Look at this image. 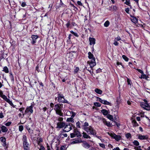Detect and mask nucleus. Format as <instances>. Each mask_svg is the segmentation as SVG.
<instances>
[{
    "instance_id": "nucleus-1",
    "label": "nucleus",
    "mask_w": 150,
    "mask_h": 150,
    "mask_svg": "<svg viewBox=\"0 0 150 150\" xmlns=\"http://www.w3.org/2000/svg\"><path fill=\"white\" fill-rule=\"evenodd\" d=\"M88 58L91 60L90 61H88L87 63L89 65L90 67L92 68L96 65L95 58L91 52H88Z\"/></svg>"
},
{
    "instance_id": "nucleus-2",
    "label": "nucleus",
    "mask_w": 150,
    "mask_h": 150,
    "mask_svg": "<svg viewBox=\"0 0 150 150\" xmlns=\"http://www.w3.org/2000/svg\"><path fill=\"white\" fill-rule=\"evenodd\" d=\"M63 108V104H59L56 105L54 106V110L55 111L57 114L60 116H63V113L62 110Z\"/></svg>"
},
{
    "instance_id": "nucleus-3",
    "label": "nucleus",
    "mask_w": 150,
    "mask_h": 150,
    "mask_svg": "<svg viewBox=\"0 0 150 150\" xmlns=\"http://www.w3.org/2000/svg\"><path fill=\"white\" fill-rule=\"evenodd\" d=\"M83 129L89 134L95 135L96 134V130L91 126L88 127H85L83 128Z\"/></svg>"
},
{
    "instance_id": "nucleus-4",
    "label": "nucleus",
    "mask_w": 150,
    "mask_h": 150,
    "mask_svg": "<svg viewBox=\"0 0 150 150\" xmlns=\"http://www.w3.org/2000/svg\"><path fill=\"white\" fill-rule=\"evenodd\" d=\"M140 106L144 109L147 110H150V106L149 105L146 103H140Z\"/></svg>"
},
{
    "instance_id": "nucleus-5",
    "label": "nucleus",
    "mask_w": 150,
    "mask_h": 150,
    "mask_svg": "<svg viewBox=\"0 0 150 150\" xmlns=\"http://www.w3.org/2000/svg\"><path fill=\"white\" fill-rule=\"evenodd\" d=\"M108 134L113 138L115 139L117 141L120 140L121 137L120 135H117L115 133H108Z\"/></svg>"
},
{
    "instance_id": "nucleus-6",
    "label": "nucleus",
    "mask_w": 150,
    "mask_h": 150,
    "mask_svg": "<svg viewBox=\"0 0 150 150\" xmlns=\"http://www.w3.org/2000/svg\"><path fill=\"white\" fill-rule=\"evenodd\" d=\"M33 107L32 106H30L28 107L25 110V112L23 114V117H22L24 116L25 115L27 114L29 112H30V114H32L33 113Z\"/></svg>"
},
{
    "instance_id": "nucleus-7",
    "label": "nucleus",
    "mask_w": 150,
    "mask_h": 150,
    "mask_svg": "<svg viewBox=\"0 0 150 150\" xmlns=\"http://www.w3.org/2000/svg\"><path fill=\"white\" fill-rule=\"evenodd\" d=\"M72 124L71 123L69 124L68 125H66L64 127V130L65 132H68L72 129L71 125Z\"/></svg>"
},
{
    "instance_id": "nucleus-8",
    "label": "nucleus",
    "mask_w": 150,
    "mask_h": 150,
    "mask_svg": "<svg viewBox=\"0 0 150 150\" xmlns=\"http://www.w3.org/2000/svg\"><path fill=\"white\" fill-rule=\"evenodd\" d=\"M97 100L98 101H100V102H101L102 103L104 104L105 105H111V103L110 102H109L108 101H107L105 100H103L101 99V98H97Z\"/></svg>"
},
{
    "instance_id": "nucleus-9",
    "label": "nucleus",
    "mask_w": 150,
    "mask_h": 150,
    "mask_svg": "<svg viewBox=\"0 0 150 150\" xmlns=\"http://www.w3.org/2000/svg\"><path fill=\"white\" fill-rule=\"evenodd\" d=\"M58 101L59 102L67 103L68 101L65 100L64 97L62 96H60L58 97Z\"/></svg>"
},
{
    "instance_id": "nucleus-10",
    "label": "nucleus",
    "mask_w": 150,
    "mask_h": 150,
    "mask_svg": "<svg viewBox=\"0 0 150 150\" xmlns=\"http://www.w3.org/2000/svg\"><path fill=\"white\" fill-rule=\"evenodd\" d=\"M0 140L1 142L3 143V146L4 147H6V148H7L8 147V145H7L6 143V139L5 137H1L0 138Z\"/></svg>"
},
{
    "instance_id": "nucleus-11",
    "label": "nucleus",
    "mask_w": 150,
    "mask_h": 150,
    "mask_svg": "<svg viewBox=\"0 0 150 150\" xmlns=\"http://www.w3.org/2000/svg\"><path fill=\"white\" fill-rule=\"evenodd\" d=\"M65 125L64 122H59L57 124V128H61L64 127Z\"/></svg>"
},
{
    "instance_id": "nucleus-12",
    "label": "nucleus",
    "mask_w": 150,
    "mask_h": 150,
    "mask_svg": "<svg viewBox=\"0 0 150 150\" xmlns=\"http://www.w3.org/2000/svg\"><path fill=\"white\" fill-rule=\"evenodd\" d=\"M89 40L90 42V45H95L96 43V40L95 38H89Z\"/></svg>"
},
{
    "instance_id": "nucleus-13",
    "label": "nucleus",
    "mask_w": 150,
    "mask_h": 150,
    "mask_svg": "<svg viewBox=\"0 0 150 150\" xmlns=\"http://www.w3.org/2000/svg\"><path fill=\"white\" fill-rule=\"evenodd\" d=\"M76 53L74 51L71 52L69 54V57L71 58V59H72L74 57H76Z\"/></svg>"
},
{
    "instance_id": "nucleus-14",
    "label": "nucleus",
    "mask_w": 150,
    "mask_h": 150,
    "mask_svg": "<svg viewBox=\"0 0 150 150\" xmlns=\"http://www.w3.org/2000/svg\"><path fill=\"white\" fill-rule=\"evenodd\" d=\"M102 121L103 123L108 127H112V124L109 122H107L105 119L103 118Z\"/></svg>"
},
{
    "instance_id": "nucleus-15",
    "label": "nucleus",
    "mask_w": 150,
    "mask_h": 150,
    "mask_svg": "<svg viewBox=\"0 0 150 150\" xmlns=\"http://www.w3.org/2000/svg\"><path fill=\"white\" fill-rule=\"evenodd\" d=\"M148 138L147 135H142L141 134L139 135L138 138L140 140L147 139Z\"/></svg>"
},
{
    "instance_id": "nucleus-16",
    "label": "nucleus",
    "mask_w": 150,
    "mask_h": 150,
    "mask_svg": "<svg viewBox=\"0 0 150 150\" xmlns=\"http://www.w3.org/2000/svg\"><path fill=\"white\" fill-rule=\"evenodd\" d=\"M38 38V35H32L31 38L32 39V43L34 44L36 42V40Z\"/></svg>"
},
{
    "instance_id": "nucleus-17",
    "label": "nucleus",
    "mask_w": 150,
    "mask_h": 150,
    "mask_svg": "<svg viewBox=\"0 0 150 150\" xmlns=\"http://www.w3.org/2000/svg\"><path fill=\"white\" fill-rule=\"evenodd\" d=\"M108 9L110 11H116L117 10V7L115 6H112L109 7Z\"/></svg>"
},
{
    "instance_id": "nucleus-18",
    "label": "nucleus",
    "mask_w": 150,
    "mask_h": 150,
    "mask_svg": "<svg viewBox=\"0 0 150 150\" xmlns=\"http://www.w3.org/2000/svg\"><path fill=\"white\" fill-rule=\"evenodd\" d=\"M74 133L75 135L78 137H80L81 136V134L80 132L76 129H75L74 130Z\"/></svg>"
},
{
    "instance_id": "nucleus-19",
    "label": "nucleus",
    "mask_w": 150,
    "mask_h": 150,
    "mask_svg": "<svg viewBox=\"0 0 150 150\" xmlns=\"http://www.w3.org/2000/svg\"><path fill=\"white\" fill-rule=\"evenodd\" d=\"M131 21L134 23H137L138 22V19L137 18L134 16H132L131 19Z\"/></svg>"
},
{
    "instance_id": "nucleus-20",
    "label": "nucleus",
    "mask_w": 150,
    "mask_h": 150,
    "mask_svg": "<svg viewBox=\"0 0 150 150\" xmlns=\"http://www.w3.org/2000/svg\"><path fill=\"white\" fill-rule=\"evenodd\" d=\"M1 128L2 132H6L8 130L7 128L4 126H2Z\"/></svg>"
},
{
    "instance_id": "nucleus-21",
    "label": "nucleus",
    "mask_w": 150,
    "mask_h": 150,
    "mask_svg": "<svg viewBox=\"0 0 150 150\" xmlns=\"http://www.w3.org/2000/svg\"><path fill=\"white\" fill-rule=\"evenodd\" d=\"M27 137L25 135H24L23 137V144L28 143L27 141Z\"/></svg>"
},
{
    "instance_id": "nucleus-22",
    "label": "nucleus",
    "mask_w": 150,
    "mask_h": 150,
    "mask_svg": "<svg viewBox=\"0 0 150 150\" xmlns=\"http://www.w3.org/2000/svg\"><path fill=\"white\" fill-rule=\"evenodd\" d=\"M83 137L85 138L86 139H90L91 137L90 136H89L88 134H87L86 133L83 132Z\"/></svg>"
},
{
    "instance_id": "nucleus-23",
    "label": "nucleus",
    "mask_w": 150,
    "mask_h": 150,
    "mask_svg": "<svg viewBox=\"0 0 150 150\" xmlns=\"http://www.w3.org/2000/svg\"><path fill=\"white\" fill-rule=\"evenodd\" d=\"M101 112L104 115H107L108 113V111L105 109L102 110Z\"/></svg>"
},
{
    "instance_id": "nucleus-24",
    "label": "nucleus",
    "mask_w": 150,
    "mask_h": 150,
    "mask_svg": "<svg viewBox=\"0 0 150 150\" xmlns=\"http://www.w3.org/2000/svg\"><path fill=\"white\" fill-rule=\"evenodd\" d=\"M24 149L25 150H28L29 148V144L28 143L23 145Z\"/></svg>"
},
{
    "instance_id": "nucleus-25",
    "label": "nucleus",
    "mask_w": 150,
    "mask_h": 150,
    "mask_svg": "<svg viewBox=\"0 0 150 150\" xmlns=\"http://www.w3.org/2000/svg\"><path fill=\"white\" fill-rule=\"evenodd\" d=\"M0 96L2 97L6 101H7L9 99H8L7 97L4 94H0Z\"/></svg>"
},
{
    "instance_id": "nucleus-26",
    "label": "nucleus",
    "mask_w": 150,
    "mask_h": 150,
    "mask_svg": "<svg viewBox=\"0 0 150 150\" xmlns=\"http://www.w3.org/2000/svg\"><path fill=\"white\" fill-rule=\"evenodd\" d=\"M107 117L110 120L113 121L114 119L113 118V116L112 115L110 114H108L107 115Z\"/></svg>"
},
{
    "instance_id": "nucleus-27",
    "label": "nucleus",
    "mask_w": 150,
    "mask_h": 150,
    "mask_svg": "<svg viewBox=\"0 0 150 150\" xmlns=\"http://www.w3.org/2000/svg\"><path fill=\"white\" fill-rule=\"evenodd\" d=\"M95 91L98 94H101L102 93V91L101 90L98 88H96Z\"/></svg>"
},
{
    "instance_id": "nucleus-28",
    "label": "nucleus",
    "mask_w": 150,
    "mask_h": 150,
    "mask_svg": "<svg viewBox=\"0 0 150 150\" xmlns=\"http://www.w3.org/2000/svg\"><path fill=\"white\" fill-rule=\"evenodd\" d=\"M110 24V22L109 21H107L104 23V26L106 27H108Z\"/></svg>"
},
{
    "instance_id": "nucleus-29",
    "label": "nucleus",
    "mask_w": 150,
    "mask_h": 150,
    "mask_svg": "<svg viewBox=\"0 0 150 150\" xmlns=\"http://www.w3.org/2000/svg\"><path fill=\"white\" fill-rule=\"evenodd\" d=\"M83 146L85 148H88L90 147V145L87 143H85L83 144Z\"/></svg>"
},
{
    "instance_id": "nucleus-30",
    "label": "nucleus",
    "mask_w": 150,
    "mask_h": 150,
    "mask_svg": "<svg viewBox=\"0 0 150 150\" xmlns=\"http://www.w3.org/2000/svg\"><path fill=\"white\" fill-rule=\"evenodd\" d=\"M3 71L5 72L6 73H8L9 71L8 69L6 66L4 67Z\"/></svg>"
},
{
    "instance_id": "nucleus-31",
    "label": "nucleus",
    "mask_w": 150,
    "mask_h": 150,
    "mask_svg": "<svg viewBox=\"0 0 150 150\" xmlns=\"http://www.w3.org/2000/svg\"><path fill=\"white\" fill-rule=\"evenodd\" d=\"M7 103H8L13 108L15 107V106L13 104L12 102L8 99L7 101Z\"/></svg>"
},
{
    "instance_id": "nucleus-32",
    "label": "nucleus",
    "mask_w": 150,
    "mask_h": 150,
    "mask_svg": "<svg viewBox=\"0 0 150 150\" xmlns=\"http://www.w3.org/2000/svg\"><path fill=\"white\" fill-rule=\"evenodd\" d=\"M133 143L134 145L136 146H138L139 145V143L138 142L137 140H134L133 142Z\"/></svg>"
},
{
    "instance_id": "nucleus-33",
    "label": "nucleus",
    "mask_w": 150,
    "mask_h": 150,
    "mask_svg": "<svg viewBox=\"0 0 150 150\" xmlns=\"http://www.w3.org/2000/svg\"><path fill=\"white\" fill-rule=\"evenodd\" d=\"M79 70V68L78 67H76V68L75 69L74 71V74H76L77 73Z\"/></svg>"
},
{
    "instance_id": "nucleus-34",
    "label": "nucleus",
    "mask_w": 150,
    "mask_h": 150,
    "mask_svg": "<svg viewBox=\"0 0 150 150\" xmlns=\"http://www.w3.org/2000/svg\"><path fill=\"white\" fill-rule=\"evenodd\" d=\"M56 150H65V149L64 146H62L60 147L59 149L58 147H57Z\"/></svg>"
},
{
    "instance_id": "nucleus-35",
    "label": "nucleus",
    "mask_w": 150,
    "mask_h": 150,
    "mask_svg": "<svg viewBox=\"0 0 150 150\" xmlns=\"http://www.w3.org/2000/svg\"><path fill=\"white\" fill-rule=\"evenodd\" d=\"M122 57L126 61H128L129 59L126 56L123 55L122 56Z\"/></svg>"
},
{
    "instance_id": "nucleus-36",
    "label": "nucleus",
    "mask_w": 150,
    "mask_h": 150,
    "mask_svg": "<svg viewBox=\"0 0 150 150\" xmlns=\"http://www.w3.org/2000/svg\"><path fill=\"white\" fill-rule=\"evenodd\" d=\"M127 82L128 85H129L130 86L132 84V82L128 78H127Z\"/></svg>"
},
{
    "instance_id": "nucleus-37",
    "label": "nucleus",
    "mask_w": 150,
    "mask_h": 150,
    "mask_svg": "<svg viewBox=\"0 0 150 150\" xmlns=\"http://www.w3.org/2000/svg\"><path fill=\"white\" fill-rule=\"evenodd\" d=\"M67 121V122H74V120L72 118H68Z\"/></svg>"
},
{
    "instance_id": "nucleus-38",
    "label": "nucleus",
    "mask_w": 150,
    "mask_h": 150,
    "mask_svg": "<svg viewBox=\"0 0 150 150\" xmlns=\"http://www.w3.org/2000/svg\"><path fill=\"white\" fill-rule=\"evenodd\" d=\"M26 127L29 133H33V130L31 129L28 126H26Z\"/></svg>"
},
{
    "instance_id": "nucleus-39",
    "label": "nucleus",
    "mask_w": 150,
    "mask_h": 150,
    "mask_svg": "<svg viewBox=\"0 0 150 150\" xmlns=\"http://www.w3.org/2000/svg\"><path fill=\"white\" fill-rule=\"evenodd\" d=\"M125 136L128 139L129 138H131V135L129 133H128L125 135Z\"/></svg>"
},
{
    "instance_id": "nucleus-40",
    "label": "nucleus",
    "mask_w": 150,
    "mask_h": 150,
    "mask_svg": "<svg viewBox=\"0 0 150 150\" xmlns=\"http://www.w3.org/2000/svg\"><path fill=\"white\" fill-rule=\"evenodd\" d=\"M88 126V122H85L84 124V125L82 126L83 127V128L85 127H87Z\"/></svg>"
},
{
    "instance_id": "nucleus-41",
    "label": "nucleus",
    "mask_w": 150,
    "mask_h": 150,
    "mask_svg": "<svg viewBox=\"0 0 150 150\" xmlns=\"http://www.w3.org/2000/svg\"><path fill=\"white\" fill-rule=\"evenodd\" d=\"M95 106L97 107H100L101 105L98 102H95L94 103Z\"/></svg>"
},
{
    "instance_id": "nucleus-42",
    "label": "nucleus",
    "mask_w": 150,
    "mask_h": 150,
    "mask_svg": "<svg viewBox=\"0 0 150 150\" xmlns=\"http://www.w3.org/2000/svg\"><path fill=\"white\" fill-rule=\"evenodd\" d=\"M132 123L134 126H138V124L137 123V122L135 120H133L132 121Z\"/></svg>"
},
{
    "instance_id": "nucleus-43",
    "label": "nucleus",
    "mask_w": 150,
    "mask_h": 150,
    "mask_svg": "<svg viewBox=\"0 0 150 150\" xmlns=\"http://www.w3.org/2000/svg\"><path fill=\"white\" fill-rule=\"evenodd\" d=\"M125 3L126 5L129 6V4H130L129 0H126L125 2Z\"/></svg>"
},
{
    "instance_id": "nucleus-44",
    "label": "nucleus",
    "mask_w": 150,
    "mask_h": 150,
    "mask_svg": "<svg viewBox=\"0 0 150 150\" xmlns=\"http://www.w3.org/2000/svg\"><path fill=\"white\" fill-rule=\"evenodd\" d=\"M99 146L105 149V145L103 144H101V143H99Z\"/></svg>"
},
{
    "instance_id": "nucleus-45",
    "label": "nucleus",
    "mask_w": 150,
    "mask_h": 150,
    "mask_svg": "<svg viewBox=\"0 0 150 150\" xmlns=\"http://www.w3.org/2000/svg\"><path fill=\"white\" fill-rule=\"evenodd\" d=\"M23 129V127L22 125H20L19 126V129L20 131H22Z\"/></svg>"
},
{
    "instance_id": "nucleus-46",
    "label": "nucleus",
    "mask_w": 150,
    "mask_h": 150,
    "mask_svg": "<svg viewBox=\"0 0 150 150\" xmlns=\"http://www.w3.org/2000/svg\"><path fill=\"white\" fill-rule=\"evenodd\" d=\"M11 122H7L5 124V125L7 126H9L11 125Z\"/></svg>"
},
{
    "instance_id": "nucleus-47",
    "label": "nucleus",
    "mask_w": 150,
    "mask_h": 150,
    "mask_svg": "<svg viewBox=\"0 0 150 150\" xmlns=\"http://www.w3.org/2000/svg\"><path fill=\"white\" fill-rule=\"evenodd\" d=\"M71 32L72 34H73L75 36H76V37H78V35L76 33H75V32H74L73 31H71Z\"/></svg>"
},
{
    "instance_id": "nucleus-48",
    "label": "nucleus",
    "mask_w": 150,
    "mask_h": 150,
    "mask_svg": "<svg viewBox=\"0 0 150 150\" xmlns=\"http://www.w3.org/2000/svg\"><path fill=\"white\" fill-rule=\"evenodd\" d=\"M80 142L79 140H76L74 141H73L72 142V144H74L76 143H77Z\"/></svg>"
},
{
    "instance_id": "nucleus-49",
    "label": "nucleus",
    "mask_w": 150,
    "mask_h": 150,
    "mask_svg": "<svg viewBox=\"0 0 150 150\" xmlns=\"http://www.w3.org/2000/svg\"><path fill=\"white\" fill-rule=\"evenodd\" d=\"M42 142V138H39L38 140V144H40V142Z\"/></svg>"
},
{
    "instance_id": "nucleus-50",
    "label": "nucleus",
    "mask_w": 150,
    "mask_h": 150,
    "mask_svg": "<svg viewBox=\"0 0 150 150\" xmlns=\"http://www.w3.org/2000/svg\"><path fill=\"white\" fill-rule=\"evenodd\" d=\"M125 11L127 13H129V8H125Z\"/></svg>"
},
{
    "instance_id": "nucleus-51",
    "label": "nucleus",
    "mask_w": 150,
    "mask_h": 150,
    "mask_svg": "<svg viewBox=\"0 0 150 150\" xmlns=\"http://www.w3.org/2000/svg\"><path fill=\"white\" fill-rule=\"evenodd\" d=\"M26 5V4L25 2H22L21 4V6L23 7H24Z\"/></svg>"
},
{
    "instance_id": "nucleus-52",
    "label": "nucleus",
    "mask_w": 150,
    "mask_h": 150,
    "mask_svg": "<svg viewBox=\"0 0 150 150\" xmlns=\"http://www.w3.org/2000/svg\"><path fill=\"white\" fill-rule=\"evenodd\" d=\"M47 150H53V149L50 148V146L48 144H47Z\"/></svg>"
},
{
    "instance_id": "nucleus-53",
    "label": "nucleus",
    "mask_w": 150,
    "mask_h": 150,
    "mask_svg": "<svg viewBox=\"0 0 150 150\" xmlns=\"http://www.w3.org/2000/svg\"><path fill=\"white\" fill-rule=\"evenodd\" d=\"M76 126L77 127H78L79 128H80V122H77L76 123Z\"/></svg>"
},
{
    "instance_id": "nucleus-54",
    "label": "nucleus",
    "mask_w": 150,
    "mask_h": 150,
    "mask_svg": "<svg viewBox=\"0 0 150 150\" xmlns=\"http://www.w3.org/2000/svg\"><path fill=\"white\" fill-rule=\"evenodd\" d=\"M70 135H71V138H73L74 137H75V136H76L75 134H74V133H71V134H70Z\"/></svg>"
},
{
    "instance_id": "nucleus-55",
    "label": "nucleus",
    "mask_w": 150,
    "mask_h": 150,
    "mask_svg": "<svg viewBox=\"0 0 150 150\" xmlns=\"http://www.w3.org/2000/svg\"><path fill=\"white\" fill-rule=\"evenodd\" d=\"M137 70L138 71L141 73V74H142V75H143L144 73H143V71H142V70H141V69H137Z\"/></svg>"
},
{
    "instance_id": "nucleus-56",
    "label": "nucleus",
    "mask_w": 150,
    "mask_h": 150,
    "mask_svg": "<svg viewBox=\"0 0 150 150\" xmlns=\"http://www.w3.org/2000/svg\"><path fill=\"white\" fill-rule=\"evenodd\" d=\"M120 37H118L116 38H115V40H116V41H119L120 40Z\"/></svg>"
},
{
    "instance_id": "nucleus-57",
    "label": "nucleus",
    "mask_w": 150,
    "mask_h": 150,
    "mask_svg": "<svg viewBox=\"0 0 150 150\" xmlns=\"http://www.w3.org/2000/svg\"><path fill=\"white\" fill-rule=\"evenodd\" d=\"M62 135H63L65 137H67V134L65 133L64 134H60V136L61 137Z\"/></svg>"
},
{
    "instance_id": "nucleus-58",
    "label": "nucleus",
    "mask_w": 150,
    "mask_h": 150,
    "mask_svg": "<svg viewBox=\"0 0 150 150\" xmlns=\"http://www.w3.org/2000/svg\"><path fill=\"white\" fill-rule=\"evenodd\" d=\"M114 44L116 46L118 45V43L117 42L114 40Z\"/></svg>"
},
{
    "instance_id": "nucleus-59",
    "label": "nucleus",
    "mask_w": 150,
    "mask_h": 150,
    "mask_svg": "<svg viewBox=\"0 0 150 150\" xmlns=\"http://www.w3.org/2000/svg\"><path fill=\"white\" fill-rule=\"evenodd\" d=\"M39 150H45V148L43 146H41Z\"/></svg>"
},
{
    "instance_id": "nucleus-60",
    "label": "nucleus",
    "mask_w": 150,
    "mask_h": 150,
    "mask_svg": "<svg viewBox=\"0 0 150 150\" xmlns=\"http://www.w3.org/2000/svg\"><path fill=\"white\" fill-rule=\"evenodd\" d=\"M4 117V116L3 115L2 113L1 112L0 113V118H2Z\"/></svg>"
},
{
    "instance_id": "nucleus-61",
    "label": "nucleus",
    "mask_w": 150,
    "mask_h": 150,
    "mask_svg": "<svg viewBox=\"0 0 150 150\" xmlns=\"http://www.w3.org/2000/svg\"><path fill=\"white\" fill-rule=\"evenodd\" d=\"M77 3L79 5H80V6L82 5V4L80 1H78L77 2Z\"/></svg>"
},
{
    "instance_id": "nucleus-62",
    "label": "nucleus",
    "mask_w": 150,
    "mask_h": 150,
    "mask_svg": "<svg viewBox=\"0 0 150 150\" xmlns=\"http://www.w3.org/2000/svg\"><path fill=\"white\" fill-rule=\"evenodd\" d=\"M63 118L62 117H59L58 119V121H62L63 120Z\"/></svg>"
},
{
    "instance_id": "nucleus-63",
    "label": "nucleus",
    "mask_w": 150,
    "mask_h": 150,
    "mask_svg": "<svg viewBox=\"0 0 150 150\" xmlns=\"http://www.w3.org/2000/svg\"><path fill=\"white\" fill-rule=\"evenodd\" d=\"M134 149H136V150H142L140 148H139L138 147H134Z\"/></svg>"
},
{
    "instance_id": "nucleus-64",
    "label": "nucleus",
    "mask_w": 150,
    "mask_h": 150,
    "mask_svg": "<svg viewBox=\"0 0 150 150\" xmlns=\"http://www.w3.org/2000/svg\"><path fill=\"white\" fill-rule=\"evenodd\" d=\"M113 150H120V149L119 147H117L116 148H114L113 149Z\"/></svg>"
}]
</instances>
